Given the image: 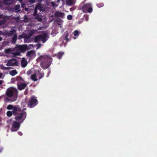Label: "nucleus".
I'll return each instance as SVG.
<instances>
[{
  "label": "nucleus",
  "mask_w": 157,
  "mask_h": 157,
  "mask_svg": "<svg viewBox=\"0 0 157 157\" xmlns=\"http://www.w3.org/2000/svg\"><path fill=\"white\" fill-rule=\"evenodd\" d=\"M18 92V91L16 89L13 88H9L6 92V95L7 97H5V98L9 101L13 102L17 99Z\"/></svg>",
  "instance_id": "f257e3e1"
},
{
  "label": "nucleus",
  "mask_w": 157,
  "mask_h": 157,
  "mask_svg": "<svg viewBox=\"0 0 157 157\" xmlns=\"http://www.w3.org/2000/svg\"><path fill=\"white\" fill-rule=\"evenodd\" d=\"M37 60L41 61L40 66L44 69L48 68L52 61V58L50 56L47 55L40 56Z\"/></svg>",
  "instance_id": "f03ea898"
},
{
  "label": "nucleus",
  "mask_w": 157,
  "mask_h": 157,
  "mask_svg": "<svg viewBox=\"0 0 157 157\" xmlns=\"http://www.w3.org/2000/svg\"><path fill=\"white\" fill-rule=\"evenodd\" d=\"M15 119L18 122L22 123L26 118V113L22 110L20 106V109L16 111Z\"/></svg>",
  "instance_id": "7ed1b4c3"
},
{
  "label": "nucleus",
  "mask_w": 157,
  "mask_h": 157,
  "mask_svg": "<svg viewBox=\"0 0 157 157\" xmlns=\"http://www.w3.org/2000/svg\"><path fill=\"white\" fill-rule=\"evenodd\" d=\"M48 34L45 33L36 36L34 39V40L36 43L41 41L43 43H44L48 40Z\"/></svg>",
  "instance_id": "20e7f679"
},
{
  "label": "nucleus",
  "mask_w": 157,
  "mask_h": 157,
  "mask_svg": "<svg viewBox=\"0 0 157 157\" xmlns=\"http://www.w3.org/2000/svg\"><path fill=\"white\" fill-rule=\"evenodd\" d=\"M36 98V97L32 96L28 101L27 107L32 108L37 105L38 103V101Z\"/></svg>",
  "instance_id": "39448f33"
},
{
  "label": "nucleus",
  "mask_w": 157,
  "mask_h": 157,
  "mask_svg": "<svg viewBox=\"0 0 157 157\" xmlns=\"http://www.w3.org/2000/svg\"><path fill=\"white\" fill-rule=\"evenodd\" d=\"M82 9L84 13H91L93 11L92 5L90 3L85 4L82 6Z\"/></svg>",
  "instance_id": "423d86ee"
},
{
  "label": "nucleus",
  "mask_w": 157,
  "mask_h": 157,
  "mask_svg": "<svg viewBox=\"0 0 157 157\" xmlns=\"http://www.w3.org/2000/svg\"><path fill=\"white\" fill-rule=\"evenodd\" d=\"M15 48L19 50L22 53L25 52L28 49V46L26 44L16 45Z\"/></svg>",
  "instance_id": "0eeeda50"
},
{
  "label": "nucleus",
  "mask_w": 157,
  "mask_h": 157,
  "mask_svg": "<svg viewBox=\"0 0 157 157\" xmlns=\"http://www.w3.org/2000/svg\"><path fill=\"white\" fill-rule=\"evenodd\" d=\"M18 65L17 61L16 59H12L9 60L6 64V66H17Z\"/></svg>",
  "instance_id": "6e6552de"
},
{
  "label": "nucleus",
  "mask_w": 157,
  "mask_h": 157,
  "mask_svg": "<svg viewBox=\"0 0 157 157\" xmlns=\"http://www.w3.org/2000/svg\"><path fill=\"white\" fill-rule=\"evenodd\" d=\"M20 126V123L19 122L14 121L12 124V127L11 130L12 131H15L18 129Z\"/></svg>",
  "instance_id": "1a4fd4ad"
},
{
  "label": "nucleus",
  "mask_w": 157,
  "mask_h": 157,
  "mask_svg": "<svg viewBox=\"0 0 157 157\" xmlns=\"http://www.w3.org/2000/svg\"><path fill=\"white\" fill-rule=\"evenodd\" d=\"M26 56L29 57L30 59H33L36 56L35 52L33 50L30 51L27 53Z\"/></svg>",
  "instance_id": "9d476101"
},
{
  "label": "nucleus",
  "mask_w": 157,
  "mask_h": 157,
  "mask_svg": "<svg viewBox=\"0 0 157 157\" xmlns=\"http://www.w3.org/2000/svg\"><path fill=\"white\" fill-rule=\"evenodd\" d=\"M17 86L18 89L20 90H21L25 89L27 86V84L26 83H17Z\"/></svg>",
  "instance_id": "9b49d317"
},
{
  "label": "nucleus",
  "mask_w": 157,
  "mask_h": 157,
  "mask_svg": "<svg viewBox=\"0 0 157 157\" xmlns=\"http://www.w3.org/2000/svg\"><path fill=\"white\" fill-rule=\"evenodd\" d=\"M14 108H16V111H17V110H19V109H20V106L18 105L13 106L11 105H9L6 107L7 109L8 110L13 109V110H14Z\"/></svg>",
  "instance_id": "f8f14e48"
},
{
  "label": "nucleus",
  "mask_w": 157,
  "mask_h": 157,
  "mask_svg": "<svg viewBox=\"0 0 157 157\" xmlns=\"http://www.w3.org/2000/svg\"><path fill=\"white\" fill-rule=\"evenodd\" d=\"M16 108H14V110H13L12 111H8L6 112V115L8 117H10L12 116L13 114L14 115H15L16 114Z\"/></svg>",
  "instance_id": "ddd939ff"
},
{
  "label": "nucleus",
  "mask_w": 157,
  "mask_h": 157,
  "mask_svg": "<svg viewBox=\"0 0 157 157\" xmlns=\"http://www.w3.org/2000/svg\"><path fill=\"white\" fill-rule=\"evenodd\" d=\"M55 15L56 17H60L63 18L64 16V13L62 12L59 11H56L55 13Z\"/></svg>",
  "instance_id": "4468645a"
},
{
  "label": "nucleus",
  "mask_w": 157,
  "mask_h": 157,
  "mask_svg": "<svg viewBox=\"0 0 157 157\" xmlns=\"http://www.w3.org/2000/svg\"><path fill=\"white\" fill-rule=\"evenodd\" d=\"M36 7V9L39 10L40 11H43L45 10V8L40 4H38Z\"/></svg>",
  "instance_id": "2eb2a0df"
},
{
  "label": "nucleus",
  "mask_w": 157,
  "mask_h": 157,
  "mask_svg": "<svg viewBox=\"0 0 157 157\" xmlns=\"http://www.w3.org/2000/svg\"><path fill=\"white\" fill-rule=\"evenodd\" d=\"M21 63L22 67H25L28 64L27 61L24 58H22Z\"/></svg>",
  "instance_id": "dca6fc26"
},
{
  "label": "nucleus",
  "mask_w": 157,
  "mask_h": 157,
  "mask_svg": "<svg viewBox=\"0 0 157 157\" xmlns=\"http://www.w3.org/2000/svg\"><path fill=\"white\" fill-rule=\"evenodd\" d=\"M68 32L67 31L65 32L63 35V39L66 40L67 42L69 40V39L68 38Z\"/></svg>",
  "instance_id": "f3484780"
},
{
  "label": "nucleus",
  "mask_w": 157,
  "mask_h": 157,
  "mask_svg": "<svg viewBox=\"0 0 157 157\" xmlns=\"http://www.w3.org/2000/svg\"><path fill=\"white\" fill-rule=\"evenodd\" d=\"M14 2V0H4V3L7 5L12 4Z\"/></svg>",
  "instance_id": "a211bd4d"
},
{
  "label": "nucleus",
  "mask_w": 157,
  "mask_h": 157,
  "mask_svg": "<svg viewBox=\"0 0 157 157\" xmlns=\"http://www.w3.org/2000/svg\"><path fill=\"white\" fill-rule=\"evenodd\" d=\"M14 49H11L10 48H9L5 49V52L6 54H11L13 53V52L14 51Z\"/></svg>",
  "instance_id": "6ab92c4d"
},
{
  "label": "nucleus",
  "mask_w": 157,
  "mask_h": 157,
  "mask_svg": "<svg viewBox=\"0 0 157 157\" xmlns=\"http://www.w3.org/2000/svg\"><path fill=\"white\" fill-rule=\"evenodd\" d=\"M17 81H18L17 83H19V84L22 83L24 81L22 78L20 76H17Z\"/></svg>",
  "instance_id": "aec40b11"
},
{
  "label": "nucleus",
  "mask_w": 157,
  "mask_h": 157,
  "mask_svg": "<svg viewBox=\"0 0 157 157\" xmlns=\"http://www.w3.org/2000/svg\"><path fill=\"white\" fill-rule=\"evenodd\" d=\"M64 53L62 52H59L56 55L57 57L59 59H60L62 58Z\"/></svg>",
  "instance_id": "412c9836"
},
{
  "label": "nucleus",
  "mask_w": 157,
  "mask_h": 157,
  "mask_svg": "<svg viewBox=\"0 0 157 157\" xmlns=\"http://www.w3.org/2000/svg\"><path fill=\"white\" fill-rule=\"evenodd\" d=\"M31 36L28 34V35H25L24 36V41L25 43L28 42L27 40L29 39Z\"/></svg>",
  "instance_id": "4be33fe9"
},
{
  "label": "nucleus",
  "mask_w": 157,
  "mask_h": 157,
  "mask_svg": "<svg viewBox=\"0 0 157 157\" xmlns=\"http://www.w3.org/2000/svg\"><path fill=\"white\" fill-rule=\"evenodd\" d=\"M67 5L70 6H71L75 4L74 0H68L67 1Z\"/></svg>",
  "instance_id": "5701e85b"
},
{
  "label": "nucleus",
  "mask_w": 157,
  "mask_h": 157,
  "mask_svg": "<svg viewBox=\"0 0 157 157\" xmlns=\"http://www.w3.org/2000/svg\"><path fill=\"white\" fill-rule=\"evenodd\" d=\"M17 73L16 70H13L10 71V74L12 76H14L16 75Z\"/></svg>",
  "instance_id": "b1692460"
},
{
  "label": "nucleus",
  "mask_w": 157,
  "mask_h": 157,
  "mask_svg": "<svg viewBox=\"0 0 157 157\" xmlns=\"http://www.w3.org/2000/svg\"><path fill=\"white\" fill-rule=\"evenodd\" d=\"M31 78L34 81H36L38 80L36 78V74H34L32 75L31 76Z\"/></svg>",
  "instance_id": "393cba45"
},
{
  "label": "nucleus",
  "mask_w": 157,
  "mask_h": 157,
  "mask_svg": "<svg viewBox=\"0 0 157 157\" xmlns=\"http://www.w3.org/2000/svg\"><path fill=\"white\" fill-rule=\"evenodd\" d=\"M17 35H14L12 39V42L13 44H15L16 42V41L17 40Z\"/></svg>",
  "instance_id": "a878e982"
},
{
  "label": "nucleus",
  "mask_w": 157,
  "mask_h": 157,
  "mask_svg": "<svg viewBox=\"0 0 157 157\" xmlns=\"http://www.w3.org/2000/svg\"><path fill=\"white\" fill-rule=\"evenodd\" d=\"M20 7V6L19 5H17L15 6L14 10L16 12H18L20 11L19 9Z\"/></svg>",
  "instance_id": "bb28decb"
},
{
  "label": "nucleus",
  "mask_w": 157,
  "mask_h": 157,
  "mask_svg": "<svg viewBox=\"0 0 157 157\" xmlns=\"http://www.w3.org/2000/svg\"><path fill=\"white\" fill-rule=\"evenodd\" d=\"M12 54H13L14 56H20L21 54V52L19 51H17L14 52H13V53H12Z\"/></svg>",
  "instance_id": "cd10ccee"
},
{
  "label": "nucleus",
  "mask_w": 157,
  "mask_h": 157,
  "mask_svg": "<svg viewBox=\"0 0 157 157\" xmlns=\"http://www.w3.org/2000/svg\"><path fill=\"white\" fill-rule=\"evenodd\" d=\"M15 30L14 29L11 30L8 32L7 34L8 36H10L13 34L15 32Z\"/></svg>",
  "instance_id": "c85d7f7f"
},
{
  "label": "nucleus",
  "mask_w": 157,
  "mask_h": 157,
  "mask_svg": "<svg viewBox=\"0 0 157 157\" xmlns=\"http://www.w3.org/2000/svg\"><path fill=\"white\" fill-rule=\"evenodd\" d=\"M56 21H57V23L58 24V25H60L61 23H62V20L61 19H56Z\"/></svg>",
  "instance_id": "c756f323"
},
{
  "label": "nucleus",
  "mask_w": 157,
  "mask_h": 157,
  "mask_svg": "<svg viewBox=\"0 0 157 157\" xmlns=\"http://www.w3.org/2000/svg\"><path fill=\"white\" fill-rule=\"evenodd\" d=\"M39 74L40 75V76L39 77V78L41 79L44 77V73L43 72H42L39 73Z\"/></svg>",
  "instance_id": "7c9ffc66"
},
{
  "label": "nucleus",
  "mask_w": 157,
  "mask_h": 157,
  "mask_svg": "<svg viewBox=\"0 0 157 157\" xmlns=\"http://www.w3.org/2000/svg\"><path fill=\"white\" fill-rule=\"evenodd\" d=\"M35 19H37L39 21H41L42 20V18L38 15H37L35 17Z\"/></svg>",
  "instance_id": "2f4dec72"
},
{
  "label": "nucleus",
  "mask_w": 157,
  "mask_h": 157,
  "mask_svg": "<svg viewBox=\"0 0 157 157\" xmlns=\"http://www.w3.org/2000/svg\"><path fill=\"white\" fill-rule=\"evenodd\" d=\"M6 22L5 20L3 19L2 20L0 21V26L4 25Z\"/></svg>",
  "instance_id": "473e14b6"
},
{
  "label": "nucleus",
  "mask_w": 157,
  "mask_h": 157,
  "mask_svg": "<svg viewBox=\"0 0 157 157\" xmlns=\"http://www.w3.org/2000/svg\"><path fill=\"white\" fill-rule=\"evenodd\" d=\"M79 32L77 30H75L74 32V35L75 36H76L78 35Z\"/></svg>",
  "instance_id": "72a5a7b5"
},
{
  "label": "nucleus",
  "mask_w": 157,
  "mask_h": 157,
  "mask_svg": "<svg viewBox=\"0 0 157 157\" xmlns=\"http://www.w3.org/2000/svg\"><path fill=\"white\" fill-rule=\"evenodd\" d=\"M67 18L68 20H71L72 19V16L71 15H68L67 17Z\"/></svg>",
  "instance_id": "f704fd0d"
},
{
  "label": "nucleus",
  "mask_w": 157,
  "mask_h": 157,
  "mask_svg": "<svg viewBox=\"0 0 157 157\" xmlns=\"http://www.w3.org/2000/svg\"><path fill=\"white\" fill-rule=\"evenodd\" d=\"M35 33V32L34 30H31L29 34L31 36Z\"/></svg>",
  "instance_id": "c9c22d12"
},
{
  "label": "nucleus",
  "mask_w": 157,
  "mask_h": 157,
  "mask_svg": "<svg viewBox=\"0 0 157 157\" xmlns=\"http://www.w3.org/2000/svg\"><path fill=\"white\" fill-rule=\"evenodd\" d=\"M17 77L16 78H12L11 81L13 83H14L15 82L17 81Z\"/></svg>",
  "instance_id": "e433bc0d"
},
{
  "label": "nucleus",
  "mask_w": 157,
  "mask_h": 157,
  "mask_svg": "<svg viewBox=\"0 0 157 157\" xmlns=\"http://www.w3.org/2000/svg\"><path fill=\"white\" fill-rule=\"evenodd\" d=\"M51 4L52 6H53L54 7H56L57 6L55 2H51Z\"/></svg>",
  "instance_id": "4c0bfd02"
},
{
  "label": "nucleus",
  "mask_w": 157,
  "mask_h": 157,
  "mask_svg": "<svg viewBox=\"0 0 157 157\" xmlns=\"http://www.w3.org/2000/svg\"><path fill=\"white\" fill-rule=\"evenodd\" d=\"M22 38H24V36H23V35H19L18 37V38L19 39H21Z\"/></svg>",
  "instance_id": "58836bf2"
},
{
  "label": "nucleus",
  "mask_w": 157,
  "mask_h": 157,
  "mask_svg": "<svg viewBox=\"0 0 157 157\" xmlns=\"http://www.w3.org/2000/svg\"><path fill=\"white\" fill-rule=\"evenodd\" d=\"M41 46V44H36V46L37 47V49L40 48Z\"/></svg>",
  "instance_id": "ea45409f"
},
{
  "label": "nucleus",
  "mask_w": 157,
  "mask_h": 157,
  "mask_svg": "<svg viewBox=\"0 0 157 157\" xmlns=\"http://www.w3.org/2000/svg\"><path fill=\"white\" fill-rule=\"evenodd\" d=\"M36 0H29V2L31 4H33L35 2Z\"/></svg>",
  "instance_id": "a19ab883"
},
{
  "label": "nucleus",
  "mask_w": 157,
  "mask_h": 157,
  "mask_svg": "<svg viewBox=\"0 0 157 157\" xmlns=\"http://www.w3.org/2000/svg\"><path fill=\"white\" fill-rule=\"evenodd\" d=\"M37 9H36V7H35V10H34V14L35 15V14H37Z\"/></svg>",
  "instance_id": "79ce46f5"
},
{
  "label": "nucleus",
  "mask_w": 157,
  "mask_h": 157,
  "mask_svg": "<svg viewBox=\"0 0 157 157\" xmlns=\"http://www.w3.org/2000/svg\"><path fill=\"white\" fill-rule=\"evenodd\" d=\"M99 4H97V6H98V7H102L103 6V3H101V4L100 6H99Z\"/></svg>",
  "instance_id": "37998d69"
},
{
  "label": "nucleus",
  "mask_w": 157,
  "mask_h": 157,
  "mask_svg": "<svg viewBox=\"0 0 157 157\" xmlns=\"http://www.w3.org/2000/svg\"><path fill=\"white\" fill-rule=\"evenodd\" d=\"M18 133L20 136H22V133L21 132H19Z\"/></svg>",
  "instance_id": "c03bdc74"
},
{
  "label": "nucleus",
  "mask_w": 157,
  "mask_h": 157,
  "mask_svg": "<svg viewBox=\"0 0 157 157\" xmlns=\"http://www.w3.org/2000/svg\"><path fill=\"white\" fill-rule=\"evenodd\" d=\"M3 76V75L2 73H0V78H2Z\"/></svg>",
  "instance_id": "a18cd8bd"
},
{
  "label": "nucleus",
  "mask_w": 157,
  "mask_h": 157,
  "mask_svg": "<svg viewBox=\"0 0 157 157\" xmlns=\"http://www.w3.org/2000/svg\"><path fill=\"white\" fill-rule=\"evenodd\" d=\"M2 80L0 81V86L2 85Z\"/></svg>",
  "instance_id": "49530a36"
},
{
  "label": "nucleus",
  "mask_w": 157,
  "mask_h": 157,
  "mask_svg": "<svg viewBox=\"0 0 157 157\" xmlns=\"http://www.w3.org/2000/svg\"><path fill=\"white\" fill-rule=\"evenodd\" d=\"M2 40V38L1 37H0V41H1Z\"/></svg>",
  "instance_id": "de8ad7c7"
},
{
  "label": "nucleus",
  "mask_w": 157,
  "mask_h": 157,
  "mask_svg": "<svg viewBox=\"0 0 157 157\" xmlns=\"http://www.w3.org/2000/svg\"><path fill=\"white\" fill-rule=\"evenodd\" d=\"M20 2H21L23 0H18Z\"/></svg>",
  "instance_id": "09e8293b"
},
{
  "label": "nucleus",
  "mask_w": 157,
  "mask_h": 157,
  "mask_svg": "<svg viewBox=\"0 0 157 157\" xmlns=\"http://www.w3.org/2000/svg\"><path fill=\"white\" fill-rule=\"evenodd\" d=\"M26 18H27V17H25V20H26Z\"/></svg>",
  "instance_id": "8fccbe9b"
},
{
  "label": "nucleus",
  "mask_w": 157,
  "mask_h": 157,
  "mask_svg": "<svg viewBox=\"0 0 157 157\" xmlns=\"http://www.w3.org/2000/svg\"><path fill=\"white\" fill-rule=\"evenodd\" d=\"M26 18H27V17H25V20H26Z\"/></svg>",
  "instance_id": "3c124183"
},
{
  "label": "nucleus",
  "mask_w": 157,
  "mask_h": 157,
  "mask_svg": "<svg viewBox=\"0 0 157 157\" xmlns=\"http://www.w3.org/2000/svg\"><path fill=\"white\" fill-rule=\"evenodd\" d=\"M25 109H23V110L24 111V110H25Z\"/></svg>",
  "instance_id": "603ef678"
},
{
  "label": "nucleus",
  "mask_w": 157,
  "mask_h": 157,
  "mask_svg": "<svg viewBox=\"0 0 157 157\" xmlns=\"http://www.w3.org/2000/svg\"><path fill=\"white\" fill-rule=\"evenodd\" d=\"M25 10H27V8H25Z\"/></svg>",
  "instance_id": "864d4df0"
},
{
  "label": "nucleus",
  "mask_w": 157,
  "mask_h": 157,
  "mask_svg": "<svg viewBox=\"0 0 157 157\" xmlns=\"http://www.w3.org/2000/svg\"><path fill=\"white\" fill-rule=\"evenodd\" d=\"M87 18H86V21H87V20H87Z\"/></svg>",
  "instance_id": "5fc2aeb1"
},
{
  "label": "nucleus",
  "mask_w": 157,
  "mask_h": 157,
  "mask_svg": "<svg viewBox=\"0 0 157 157\" xmlns=\"http://www.w3.org/2000/svg\"><path fill=\"white\" fill-rule=\"evenodd\" d=\"M32 45V46H33V44H30V45Z\"/></svg>",
  "instance_id": "6e6d98bb"
},
{
  "label": "nucleus",
  "mask_w": 157,
  "mask_h": 157,
  "mask_svg": "<svg viewBox=\"0 0 157 157\" xmlns=\"http://www.w3.org/2000/svg\"><path fill=\"white\" fill-rule=\"evenodd\" d=\"M25 17H26V15H25Z\"/></svg>",
  "instance_id": "4d7b16f0"
},
{
  "label": "nucleus",
  "mask_w": 157,
  "mask_h": 157,
  "mask_svg": "<svg viewBox=\"0 0 157 157\" xmlns=\"http://www.w3.org/2000/svg\"><path fill=\"white\" fill-rule=\"evenodd\" d=\"M1 5L0 4V7H1Z\"/></svg>",
  "instance_id": "13d9d810"
}]
</instances>
